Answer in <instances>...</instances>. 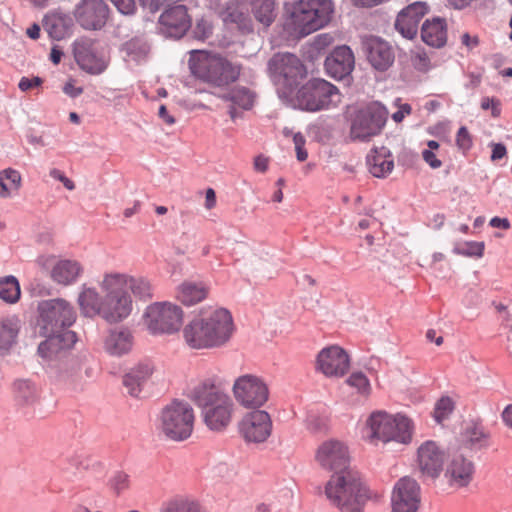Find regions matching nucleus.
Masks as SVG:
<instances>
[{
    "label": "nucleus",
    "mask_w": 512,
    "mask_h": 512,
    "mask_svg": "<svg viewBox=\"0 0 512 512\" xmlns=\"http://www.w3.org/2000/svg\"><path fill=\"white\" fill-rule=\"evenodd\" d=\"M76 23L85 30L102 29L109 17V7L104 0H79L72 11Z\"/></svg>",
    "instance_id": "nucleus-14"
},
{
    "label": "nucleus",
    "mask_w": 512,
    "mask_h": 512,
    "mask_svg": "<svg viewBox=\"0 0 512 512\" xmlns=\"http://www.w3.org/2000/svg\"><path fill=\"white\" fill-rule=\"evenodd\" d=\"M118 11L124 15H132L136 10L135 0H110Z\"/></svg>",
    "instance_id": "nucleus-54"
},
{
    "label": "nucleus",
    "mask_w": 512,
    "mask_h": 512,
    "mask_svg": "<svg viewBox=\"0 0 512 512\" xmlns=\"http://www.w3.org/2000/svg\"><path fill=\"white\" fill-rule=\"evenodd\" d=\"M185 342L193 349L212 348L205 315L195 317L183 329Z\"/></svg>",
    "instance_id": "nucleus-29"
},
{
    "label": "nucleus",
    "mask_w": 512,
    "mask_h": 512,
    "mask_svg": "<svg viewBox=\"0 0 512 512\" xmlns=\"http://www.w3.org/2000/svg\"><path fill=\"white\" fill-rule=\"evenodd\" d=\"M118 276L123 277V289L129 288L136 299L148 301L153 297V286L147 278L119 272Z\"/></svg>",
    "instance_id": "nucleus-40"
},
{
    "label": "nucleus",
    "mask_w": 512,
    "mask_h": 512,
    "mask_svg": "<svg viewBox=\"0 0 512 512\" xmlns=\"http://www.w3.org/2000/svg\"><path fill=\"white\" fill-rule=\"evenodd\" d=\"M46 340L38 346L39 356L47 363L61 361L75 344L77 338L73 331L41 334Z\"/></svg>",
    "instance_id": "nucleus-16"
},
{
    "label": "nucleus",
    "mask_w": 512,
    "mask_h": 512,
    "mask_svg": "<svg viewBox=\"0 0 512 512\" xmlns=\"http://www.w3.org/2000/svg\"><path fill=\"white\" fill-rule=\"evenodd\" d=\"M400 99L395 100V104L398 106V110L394 113H392V119L399 123L401 122L406 115H409L411 113V106L408 103L399 104Z\"/></svg>",
    "instance_id": "nucleus-57"
},
{
    "label": "nucleus",
    "mask_w": 512,
    "mask_h": 512,
    "mask_svg": "<svg viewBox=\"0 0 512 512\" xmlns=\"http://www.w3.org/2000/svg\"><path fill=\"white\" fill-rule=\"evenodd\" d=\"M423 42L434 48H441L447 42V23L444 18L427 19L421 28Z\"/></svg>",
    "instance_id": "nucleus-32"
},
{
    "label": "nucleus",
    "mask_w": 512,
    "mask_h": 512,
    "mask_svg": "<svg viewBox=\"0 0 512 512\" xmlns=\"http://www.w3.org/2000/svg\"><path fill=\"white\" fill-rule=\"evenodd\" d=\"M444 452L434 441L424 442L417 451V464L423 477L435 479L443 468Z\"/></svg>",
    "instance_id": "nucleus-23"
},
{
    "label": "nucleus",
    "mask_w": 512,
    "mask_h": 512,
    "mask_svg": "<svg viewBox=\"0 0 512 512\" xmlns=\"http://www.w3.org/2000/svg\"><path fill=\"white\" fill-rule=\"evenodd\" d=\"M413 67L422 73H426L431 69V62L425 52H416L412 58Z\"/></svg>",
    "instance_id": "nucleus-51"
},
{
    "label": "nucleus",
    "mask_w": 512,
    "mask_h": 512,
    "mask_svg": "<svg viewBox=\"0 0 512 512\" xmlns=\"http://www.w3.org/2000/svg\"><path fill=\"white\" fill-rule=\"evenodd\" d=\"M370 173L377 178H384L390 174L394 161L390 151L385 147L372 150L366 158Z\"/></svg>",
    "instance_id": "nucleus-33"
},
{
    "label": "nucleus",
    "mask_w": 512,
    "mask_h": 512,
    "mask_svg": "<svg viewBox=\"0 0 512 512\" xmlns=\"http://www.w3.org/2000/svg\"><path fill=\"white\" fill-rule=\"evenodd\" d=\"M20 284L16 277L9 275L0 278V299L8 304H15L20 299Z\"/></svg>",
    "instance_id": "nucleus-42"
},
{
    "label": "nucleus",
    "mask_w": 512,
    "mask_h": 512,
    "mask_svg": "<svg viewBox=\"0 0 512 512\" xmlns=\"http://www.w3.org/2000/svg\"><path fill=\"white\" fill-rule=\"evenodd\" d=\"M236 401L245 408H259L269 397V389L262 378L253 374L239 376L233 384Z\"/></svg>",
    "instance_id": "nucleus-12"
},
{
    "label": "nucleus",
    "mask_w": 512,
    "mask_h": 512,
    "mask_svg": "<svg viewBox=\"0 0 512 512\" xmlns=\"http://www.w3.org/2000/svg\"><path fill=\"white\" fill-rule=\"evenodd\" d=\"M21 174L12 168L0 172V195L8 197L21 186Z\"/></svg>",
    "instance_id": "nucleus-43"
},
{
    "label": "nucleus",
    "mask_w": 512,
    "mask_h": 512,
    "mask_svg": "<svg viewBox=\"0 0 512 512\" xmlns=\"http://www.w3.org/2000/svg\"><path fill=\"white\" fill-rule=\"evenodd\" d=\"M325 495L341 512H360L369 498L368 490L355 470L333 474L325 485Z\"/></svg>",
    "instance_id": "nucleus-2"
},
{
    "label": "nucleus",
    "mask_w": 512,
    "mask_h": 512,
    "mask_svg": "<svg viewBox=\"0 0 512 512\" xmlns=\"http://www.w3.org/2000/svg\"><path fill=\"white\" fill-rule=\"evenodd\" d=\"M422 157L424 161L433 169H437L442 166V162L436 157L435 153L431 150H423Z\"/></svg>",
    "instance_id": "nucleus-60"
},
{
    "label": "nucleus",
    "mask_w": 512,
    "mask_h": 512,
    "mask_svg": "<svg viewBox=\"0 0 512 512\" xmlns=\"http://www.w3.org/2000/svg\"><path fill=\"white\" fill-rule=\"evenodd\" d=\"M212 348L226 344L233 335L234 323L231 313L224 309H215L205 315Z\"/></svg>",
    "instance_id": "nucleus-20"
},
{
    "label": "nucleus",
    "mask_w": 512,
    "mask_h": 512,
    "mask_svg": "<svg viewBox=\"0 0 512 512\" xmlns=\"http://www.w3.org/2000/svg\"><path fill=\"white\" fill-rule=\"evenodd\" d=\"M123 283V277L118 276V272L105 273L99 283L104 293L100 316L108 323L121 322L132 312V298L123 289Z\"/></svg>",
    "instance_id": "nucleus-5"
},
{
    "label": "nucleus",
    "mask_w": 512,
    "mask_h": 512,
    "mask_svg": "<svg viewBox=\"0 0 512 512\" xmlns=\"http://www.w3.org/2000/svg\"><path fill=\"white\" fill-rule=\"evenodd\" d=\"M369 63L379 71L387 70L394 62V53L390 45L378 37H371L365 42Z\"/></svg>",
    "instance_id": "nucleus-28"
},
{
    "label": "nucleus",
    "mask_w": 512,
    "mask_h": 512,
    "mask_svg": "<svg viewBox=\"0 0 512 512\" xmlns=\"http://www.w3.org/2000/svg\"><path fill=\"white\" fill-rule=\"evenodd\" d=\"M133 345L132 333L125 328L110 330L105 340V350L113 356H121L128 353Z\"/></svg>",
    "instance_id": "nucleus-35"
},
{
    "label": "nucleus",
    "mask_w": 512,
    "mask_h": 512,
    "mask_svg": "<svg viewBox=\"0 0 512 512\" xmlns=\"http://www.w3.org/2000/svg\"><path fill=\"white\" fill-rule=\"evenodd\" d=\"M15 401L22 409L34 407L39 402V389L29 379H17L13 382Z\"/></svg>",
    "instance_id": "nucleus-34"
},
{
    "label": "nucleus",
    "mask_w": 512,
    "mask_h": 512,
    "mask_svg": "<svg viewBox=\"0 0 512 512\" xmlns=\"http://www.w3.org/2000/svg\"><path fill=\"white\" fill-rule=\"evenodd\" d=\"M428 12L425 2L417 1L404 8L395 21L396 30L406 39H413L418 32L422 18Z\"/></svg>",
    "instance_id": "nucleus-24"
},
{
    "label": "nucleus",
    "mask_w": 512,
    "mask_h": 512,
    "mask_svg": "<svg viewBox=\"0 0 512 512\" xmlns=\"http://www.w3.org/2000/svg\"><path fill=\"white\" fill-rule=\"evenodd\" d=\"M42 82L43 80L40 77H22L19 81L18 87L21 91L26 92L32 88L40 86Z\"/></svg>",
    "instance_id": "nucleus-58"
},
{
    "label": "nucleus",
    "mask_w": 512,
    "mask_h": 512,
    "mask_svg": "<svg viewBox=\"0 0 512 512\" xmlns=\"http://www.w3.org/2000/svg\"><path fill=\"white\" fill-rule=\"evenodd\" d=\"M194 422L195 415L191 405L185 401L174 400L161 410L157 428L166 438L180 442L191 436Z\"/></svg>",
    "instance_id": "nucleus-6"
},
{
    "label": "nucleus",
    "mask_w": 512,
    "mask_h": 512,
    "mask_svg": "<svg viewBox=\"0 0 512 512\" xmlns=\"http://www.w3.org/2000/svg\"><path fill=\"white\" fill-rule=\"evenodd\" d=\"M474 470L475 467L471 460L461 454H455L447 465L445 477L451 486L464 487L471 482Z\"/></svg>",
    "instance_id": "nucleus-27"
},
{
    "label": "nucleus",
    "mask_w": 512,
    "mask_h": 512,
    "mask_svg": "<svg viewBox=\"0 0 512 512\" xmlns=\"http://www.w3.org/2000/svg\"><path fill=\"white\" fill-rule=\"evenodd\" d=\"M72 465H74L77 470H92L97 474H102L104 471L103 464L91 457L76 458L73 460Z\"/></svg>",
    "instance_id": "nucleus-50"
},
{
    "label": "nucleus",
    "mask_w": 512,
    "mask_h": 512,
    "mask_svg": "<svg viewBox=\"0 0 512 512\" xmlns=\"http://www.w3.org/2000/svg\"><path fill=\"white\" fill-rule=\"evenodd\" d=\"M392 512H416L420 504V487L409 477H403L395 484L392 494Z\"/></svg>",
    "instance_id": "nucleus-19"
},
{
    "label": "nucleus",
    "mask_w": 512,
    "mask_h": 512,
    "mask_svg": "<svg viewBox=\"0 0 512 512\" xmlns=\"http://www.w3.org/2000/svg\"><path fill=\"white\" fill-rule=\"evenodd\" d=\"M269 159L268 157L260 154L254 158L253 167L257 172L264 173L268 170Z\"/></svg>",
    "instance_id": "nucleus-61"
},
{
    "label": "nucleus",
    "mask_w": 512,
    "mask_h": 512,
    "mask_svg": "<svg viewBox=\"0 0 512 512\" xmlns=\"http://www.w3.org/2000/svg\"><path fill=\"white\" fill-rule=\"evenodd\" d=\"M63 92L71 98H76L83 93V88L75 86L74 81H69L63 86Z\"/></svg>",
    "instance_id": "nucleus-62"
},
{
    "label": "nucleus",
    "mask_w": 512,
    "mask_h": 512,
    "mask_svg": "<svg viewBox=\"0 0 512 512\" xmlns=\"http://www.w3.org/2000/svg\"><path fill=\"white\" fill-rule=\"evenodd\" d=\"M191 73L203 82L213 86H225L238 80L240 66L227 59L204 51L190 52L188 61Z\"/></svg>",
    "instance_id": "nucleus-4"
},
{
    "label": "nucleus",
    "mask_w": 512,
    "mask_h": 512,
    "mask_svg": "<svg viewBox=\"0 0 512 512\" xmlns=\"http://www.w3.org/2000/svg\"><path fill=\"white\" fill-rule=\"evenodd\" d=\"M228 18L232 22L237 23L242 29H246L248 31L251 30L249 21L247 20V17L242 12H231L228 14Z\"/></svg>",
    "instance_id": "nucleus-59"
},
{
    "label": "nucleus",
    "mask_w": 512,
    "mask_h": 512,
    "mask_svg": "<svg viewBox=\"0 0 512 512\" xmlns=\"http://www.w3.org/2000/svg\"><path fill=\"white\" fill-rule=\"evenodd\" d=\"M372 437L383 442L407 444L412 439L413 425L404 415H390L384 411L373 412L367 420Z\"/></svg>",
    "instance_id": "nucleus-8"
},
{
    "label": "nucleus",
    "mask_w": 512,
    "mask_h": 512,
    "mask_svg": "<svg viewBox=\"0 0 512 512\" xmlns=\"http://www.w3.org/2000/svg\"><path fill=\"white\" fill-rule=\"evenodd\" d=\"M333 12L331 0H300L287 7V26L295 35L305 37L323 28Z\"/></svg>",
    "instance_id": "nucleus-3"
},
{
    "label": "nucleus",
    "mask_w": 512,
    "mask_h": 512,
    "mask_svg": "<svg viewBox=\"0 0 512 512\" xmlns=\"http://www.w3.org/2000/svg\"><path fill=\"white\" fill-rule=\"evenodd\" d=\"M191 399L201 409L204 423L212 431L225 430L232 420L234 403L229 395L206 379L191 392Z\"/></svg>",
    "instance_id": "nucleus-1"
},
{
    "label": "nucleus",
    "mask_w": 512,
    "mask_h": 512,
    "mask_svg": "<svg viewBox=\"0 0 512 512\" xmlns=\"http://www.w3.org/2000/svg\"><path fill=\"white\" fill-rule=\"evenodd\" d=\"M38 310L40 334L69 331L67 328L76 320V312L73 306L61 298L41 302Z\"/></svg>",
    "instance_id": "nucleus-9"
},
{
    "label": "nucleus",
    "mask_w": 512,
    "mask_h": 512,
    "mask_svg": "<svg viewBox=\"0 0 512 512\" xmlns=\"http://www.w3.org/2000/svg\"><path fill=\"white\" fill-rule=\"evenodd\" d=\"M160 512H200V507L194 500L177 497L164 503Z\"/></svg>",
    "instance_id": "nucleus-44"
},
{
    "label": "nucleus",
    "mask_w": 512,
    "mask_h": 512,
    "mask_svg": "<svg viewBox=\"0 0 512 512\" xmlns=\"http://www.w3.org/2000/svg\"><path fill=\"white\" fill-rule=\"evenodd\" d=\"M333 41V37L329 34H319L315 37L314 46L316 49H324L329 46Z\"/></svg>",
    "instance_id": "nucleus-64"
},
{
    "label": "nucleus",
    "mask_w": 512,
    "mask_h": 512,
    "mask_svg": "<svg viewBox=\"0 0 512 512\" xmlns=\"http://www.w3.org/2000/svg\"><path fill=\"white\" fill-rule=\"evenodd\" d=\"M84 272L82 264L74 259H61L51 269V278L59 285L69 286L78 281Z\"/></svg>",
    "instance_id": "nucleus-31"
},
{
    "label": "nucleus",
    "mask_w": 512,
    "mask_h": 512,
    "mask_svg": "<svg viewBox=\"0 0 512 512\" xmlns=\"http://www.w3.org/2000/svg\"><path fill=\"white\" fill-rule=\"evenodd\" d=\"M484 242H476V241H465L462 243H458L454 247V252L459 255L469 256V257H482L484 252Z\"/></svg>",
    "instance_id": "nucleus-47"
},
{
    "label": "nucleus",
    "mask_w": 512,
    "mask_h": 512,
    "mask_svg": "<svg viewBox=\"0 0 512 512\" xmlns=\"http://www.w3.org/2000/svg\"><path fill=\"white\" fill-rule=\"evenodd\" d=\"M507 154V150L504 144L494 143L492 144L491 160L497 161L504 158Z\"/></svg>",
    "instance_id": "nucleus-63"
},
{
    "label": "nucleus",
    "mask_w": 512,
    "mask_h": 512,
    "mask_svg": "<svg viewBox=\"0 0 512 512\" xmlns=\"http://www.w3.org/2000/svg\"><path fill=\"white\" fill-rule=\"evenodd\" d=\"M50 177H52L55 180L60 181L64 187L70 191L75 189L74 182L69 179L62 171L59 169L53 168L49 172Z\"/></svg>",
    "instance_id": "nucleus-55"
},
{
    "label": "nucleus",
    "mask_w": 512,
    "mask_h": 512,
    "mask_svg": "<svg viewBox=\"0 0 512 512\" xmlns=\"http://www.w3.org/2000/svg\"><path fill=\"white\" fill-rule=\"evenodd\" d=\"M355 64L354 54L348 46H339L326 57L325 69L335 79H343L349 75Z\"/></svg>",
    "instance_id": "nucleus-25"
},
{
    "label": "nucleus",
    "mask_w": 512,
    "mask_h": 512,
    "mask_svg": "<svg viewBox=\"0 0 512 512\" xmlns=\"http://www.w3.org/2000/svg\"><path fill=\"white\" fill-rule=\"evenodd\" d=\"M461 437L463 444L471 450L478 451L488 446L489 433L479 422H469L465 426Z\"/></svg>",
    "instance_id": "nucleus-36"
},
{
    "label": "nucleus",
    "mask_w": 512,
    "mask_h": 512,
    "mask_svg": "<svg viewBox=\"0 0 512 512\" xmlns=\"http://www.w3.org/2000/svg\"><path fill=\"white\" fill-rule=\"evenodd\" d=\"M144 316L148 330L154 335L177 332L183 320L182 309L169 302H156L149 305Z\"/></svg>",
    "instance_id": "nucleus-11"
},
{
    "label": "nucleus",
    "mask_w": 512,
    "mask_h": 512,
    "mask_svg": "<svg viewBox=\"0 0 512 512\" xmlns=\"http://www.w3.org/2000/svg\"><path fill=\"white\" fill-rule=\"evenodd\" d=\"M456 144L459 149L463 151L470 149L472 140L466 127L462 126L459 128L456 136Z\"/></svg>",
    "instance_id": "nucleus-53"
},
{
    "label": "nucleus",
    "mask_w": 512,
    "mask_h": 512,
    "mask_svg": "<svg viewBox=\"0 0 512 512\" xmlns=\"http://www.w3.org/2000/svg\"><path fill=\"white\" fill-rule=\"evenodd\" d=\"M454 409L453 401L449 397L440 398L435 406L434 417L435 420L440 423L452 413Z\"/></svg>",
    "instance_id": "nucleus-49"
},
{
    "label": "nucleus",
    "mask_w": 512,
    "mask_h": 512,
    "mask_svg": "<svg viewBox=\"0 0 512 512\" xmlns=\"http://www.w3.org/2000/svg\"><path fill=\"white\" fill-rule=\"evenodd\" d=\"M239 432L247 442L262 443L270 436L272 421L263 410L247 413L239 422Z\"/></svg>",
    "instance_id": "nucleus-17"
},
{
    "label": "nucleus",
    "mask_w": 512,
    "mask_h": 512,
    "mask_svg": "<svg viewBox=\"0 0 512 512\" xmlns=\"http://www.w3.org/2000/svg\"><path fill=\"white\" fill-rule=\"evenodd\" d=\"M389 112L380 102H372L361 108L351 122L350 135L354 140H369L384 128Z\"/></svg>",
    "instance_id": "nucleus-10"
},
{
    "label": "nucleus",
    "mask_w": 512,
    "mask_h": 512,
    "mask_svg": "<svg viewBox=\"0 0 512 512\" xmlns=\"http://www.w3.org/2000/svg\"><path fill=\"white\" fill-rule=\"evenodd\" d=\"M159 32L166 38L179 39L191 27V18L184 5L166 9L159 17Z\"/></svg>",
    "instance_id": "nucleus-18"
},
{
    "label": "nucleus",
    "mask_w": 512,
    "mask_h": 512,
    "mask_svg": "<svg viewBox=\"0 0 512 512\" xmlns=\"http://www.w3.org/2000/svg\"><path fill=\"white\" fill-rule=\"evenodd\" d=\"M220 97L223 101L229 103L227 112L233 121L242 117L241 111L250 110L256 99L255 93L244 86H236Z\"/></svg>",
    "instance_id": "nucleus-26"
},
{
    "label": "nucleus",
    "mask_w": 512,
    "mask_h": 512,
    "mask_svg": "<svg viewBox=\"0 0 512 512\" xmlns=\"http://www.w3.org/2000/svg\"><path fill=\"white\" fill-rule=\"evenodd\" d=\"M103 302L104 297H101L95 288L88 287L85 284L82 285L78 296V304L84 316H100V309H102Z\"/></svg>",
    "instance_id": "nucleus-37"
},
{
    "label": "nucleus",
    "mask_w": 512,
    "mask_h": 512,
    "mask_svg": "<svg viewBox=\"0 0 512 512\" xmlns=\"http://www.w3.org/2000/svg\"><path fill=\"white\" fill-rule=\"evenodd\" d=\"M340 102L338 88L324 79H311L296 92L295 105L304 111L317 112L336 107Z\"/></svg>",
    "instance_id": "nucleus-7"
},
{
    "label": "nucleus",
    "mask_w": 512,
    "mask_h": 512,
    "mask_svg": "<svg viewBox=\"0 0 512 512\" xmlns=\"http://www.w3.org/2000/svg\"><path fill=\"white\" fill-rule=\"evenodd\" d=\"M153 372L154 365L150 361L139 362L133 366L123 377L127 393L132 397H139Z\"/></svg>",
    "instance_id": "nucleus-30"
},
{
    "label": "nucleus",
    "mask_w": 512,
    "mask_h": 512,
    "mask_svg": "<svg viewBox=\"0 0 512 512\" xmlns=\"http://www.w3.org/2000/svg\"><path fill=\"white\" fill-rule=\"evenodd\" d=\"M208 287L202 282L186 281L177 290V299L187 306L195 305L207 297Z\"/></svg>",
    "instance_id": "nucleus-38"
},
{
    "label": "nucleus",
    "mask_w": 512,
    "mask_h": 512,
    "mask_svg": "<svg viewBox=\"0 0 512 512\" xmlns=\"http://www.w3.org/2000/svg\"><path fill=\"white\" fill-rule=\"evenodd\" d=\"M317 369L328 377L343 376L350 364L348 354L339 346L322 349L317 356Z\"/></svg>",
    "instance_id": "nucleus-22"
},
{
    "label": "nucleus",
    "mask_w": 512,
    "mask_h": 512,
    "mask_svg": "<svg viewBox=\"0 0 512 512\" xmlns=\"http://www.w3.org/2000/svg\"><path fill=\"white\" fill-rule=\"evenodd\" d=\"M347 384L357 390L363 396H368L371 392V385L369 379L362 372L352 373L348 379Z\"/></svg>",
    "instance_id": "nucleus-48"
},
{
    "label": "nucleus",
    "mask_w": 512,
    "mask_h": 512,
    "mask_svg": "<svg viewBox=\"0 0 512 512\" xmlns=\"http://www.w3.org/2000/svg\"><path fill=\"white\" fill-rule=\"evenodd\" d=\"M150 46L142 36L133 37L121 46V52L124 54L126 62L141 63L147 59Z\"/></svg>",
    "instance_id": "nucleus-39"
},
{
    "label": "nucleus",
    "mask_w": 512,
    "mask_h": 512,
    "mask_svg": "<svg viewBox=\"0 0 512 512\" xmlns=\"http://www.w3.org/2000/svg\"><path fill=\"white\" fill-rule=\"evenodd\" d=\"M481 108L484 110L491 109L493 117H498L501 113L500 102L495 98L484 97L481 101Z\"/></svg>",
    "instance_id": "nucleus-56"
},
{
    "label": "nucleus",
    "mask_w": 512,
    "mask_h": 512,
    "mask_svg": "<svg viewBox=\"0 0 512 512\" xmlns=\"http://www.w3.org/2000/svg\"><path fill=\"white\" fill-rule=\"evenodd\" d=\"M316 462L326 470L340 474L350 467L349 450L345 443L336 439L324 441L319 445L315 455Z\"/></svg>",
    "instance_id": "nucleus-13"
},
{
    "label": "nucleus",
    "mask_w": 512,
    "mask_h": 512,
    "mask_svg": "<svg viewBox=\"0 0 512 512\" xmlns=\"http://www.w3.org/2000/svg\"><path fill=\"white\" fill-rule=\"evenodd\" d=\"M267 69L272 78H283L288 85L297 83L303 79L307 70L300 59L291 53H277L267 64Z\"/></svg>",
    "instance_id": "nucleus-15"
},
{
    "label": "nucleus",
    "mask_w": 512,
    "mask_h": 512,
    "mask_svg": "<svg viewBox=\"0 0 512 512\" xmlns=\"http://www.w3.org/2000/svg\"><path fill=\"white\" fill-rule=\"evenodd\" d=\"M130 484L129 474L122 470L114 471L107 481V487L115 496H120L128 491Z\"/></svg>",
    "instance_id": "nucleus-46"
},
{
    "label": "nucleus",
    "mask_w": 512,
    "mask_h": 512,
    "mask_svg": "<svg viewBox=\"0 0 512 512\" xmlns=\"http://www.w3.org/2000/svg\"><path fill=\"white\" fill-rule=\"evenodd\" d=\"M293 143L295 146L297 160L303 162L307 159L308 153L305 149L306 139L300 132L293 135Z\"/></svg>",
    "instance_id": "nucleus-52"
},
{
    "label": "nucleus",
    "mask_w": 512,
    "mask_h": 512,
    "mask_svg": "<svg viewBox=\"0 0 512 512\" xmlns=\"http://www.w3.org/2000/svg\"><path fill=\"white\" fill-rule=\"evenodd\" d=\"M253 14L264 26H269L275 18L273 0H257L253 4Z\"/></svg>",
    "instance_id": "nucleus-45"
},
{
    "label": "nucleus",
    "mask_w": 512,
    "mask_h": 512,
    "mask_svg": "<svg viewBox=\"0 0 512 512\" xmlns=\"http://www.w3.org/2000/svg\"><path fill=\"white\" fill-rule=\"evenodd\" d=\"M74 58L79 67L90 74H101L107 67V62L101 56L91 39H81L74 43Z\"/></svg>",
    "instance_id": "nucleus-21"
},
{
    "label": "nucleus",
    "mask_w": 512,
    "mask_h": 512,
    "mask_svg": "<svg viewBox=\"0 0 512 512\" xmlns=\"http://www.w3.org/2000/svg\"><path fill=\"white\" fill-rule=\"evenodd\" d=\"M19 329V321L15 317L0 321V350H9L16 343Z\"/></svg>",
    "instance_id": "nucleus-41"
}]
</instances>
